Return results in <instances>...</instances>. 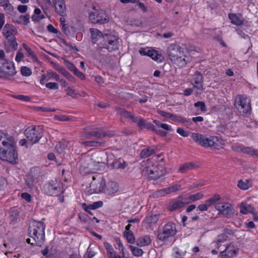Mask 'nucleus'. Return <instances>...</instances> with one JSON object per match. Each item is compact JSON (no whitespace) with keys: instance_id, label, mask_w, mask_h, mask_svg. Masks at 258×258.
<instances>
[{"instance_id":"nucleus-21","label":"nucleus","mask_w":258,"mask_h":258,"mask_svg":"<svg viewBox=\"0 0 258 258\" xmlns=\"http://www.w3.org/2000/svg\"><path fill=\"white\" fill-rule=\"evenodd\" d=\"M55 8L56 13L60 16L66 15V8L64 0H55Z\"/></svg>"},{"instance_id":"nucleus-27","label":"nucleus","mask_w":258,"mask_h":258,"mask_svg":"<svg viewBox=\"0 0 258 258\" xmlns=\"http://www.w3.org/2000/svg\"><path fill=\"white\" fill-rule=\"evenodd\" d=\"M110 166L114 169H124L125 167V162L124 160L121 158L115 159L111 163Z\"/></svg>"},{"instance_id":"nucleus-40","label":"nucleus","mask_w":258,"mask_h":258,"mask_svg":"<svg viewBox=\"0 0 258 258\" xmlns=\"http://www.w3.org/2000/svg\"><path fill=\"white\" fill-rule=\"evenodd\" d=\"M237 186L241 189L246 190L248 189L251 185L247 180L245 181H243L242 180H240L238 182Z\"/></svg>"},{"instance_id":"nucleus-55","label":"nucleus","mask_w":258,"mask_h":258,"mask_svg":"<svg viewBox=\"0 0 258 258\" xmlns=\"http://www.w3.org/2000/svg\"><path fill=\"white\" fill-rule=\"evenodd\" d=\"M151 49H149L148 48H141L139 49V53L142 55H149V53Z\"/></svg>"},{"instance_id":"nucleus-58","label":"nucleus","mask_w":258,"mask_h":258,"mask_svg":"<svg viewBox=\"0 0 258 258\" xmlns=\"http://www.w3.org/2000/svg\"><path fill=\"white\" fill-rule=\"evenodd\" d=\"M10 217L12 218V220H16L19 215V213L17 210H13L10 212Z\"/></svg>"},{"instance_id":"nucleus-28","label":"nucleus","mask_w":258,"mask_h":258,"mask_svg":"<svg viewBox=\"0 0 258 258\" xmlns=\"http://www.w3.org/2000/svg\"><path fill=\"white\" fill-rule=\"evenodd\" d=\"M183 202L179 197L173 202L170 204L168 209L170 211H173L184 207Z\"/></svg>"},{"instance_id":"nucleus-52","label":"nucleus","mask_w":258,"mask_h":258,"mask_svg":"<svg viewBox=\"0 0 258 258\" xmlns=\"http://www.w3.org/2000/svg\"><path fill=\"white\" fill-rule=\"evenodd\" d=\"M194 106L196 107H200L201 110L203 112H205L206 111V107L205 103L203 101H198L194 104Z\"/></svg>"},{"instance_id":"nucleus-7","label":"nucleus","mask_w":258,"mask_h":258,"mask_svg":"<svg viewBox=\"0 0 258 258\" xmlns=\"http://www.w3.org/2000/svg\"><path fill=\"white\" fill-rule=\"evenodd\" d=\"M16 74L15 67L12 61L7 59L0 60V78L10 79Z\"/></svg>"},{"instance_id":"nucleus-25","label":"nucleus","mask_w":258,"mask_h":258,"mask_svg":"<svg viewBox=\"0 0 258 258\" xmlns=\"http://www.w3.org/2000/svg\"><path fill=\"white\" fill-rule=\"evenodd\" d=\"M81 145L86 147H105L106 146V142H99L98 141H87L81 142Z\"/></svg>"},{"instance_id":"nucleus-16","label":"nucleus","mask_w":258,"mask_h":258,"mask_svg":"<svg viewBox=\"0 0 258 258\" xmlns=\"http://www.w3.org/2000/svg\"><path fill=\"white\" fill-rule=\"evenodd\" d=\"M238 251L231 244L228 245L225 250L221 251L220 255L222 258H230L238 253Z\"/></svg>"},{"instance_id":"nucleus-2","label":"nucleus","mask_w":258,"mask_h":258,"mask_svg":"<svg viewBox=\"0 0 258 258\" xmlns=\"http://www.w3.org/2000/svg\"><path fill=\"white\" fill-rule=\"evenodd\" d=\"M167 53L171 61L179 67H184L189 61L188 57L181 50V47L177 44H171L167 47Z\"/></svg>"},{"instance_id":"nucleus-1","label":"nucleus","mask_w":258,"mask_h":258,"mask_svg":"<svg viewBox=\"0 0 258 258\" xmlns=\"http://www.w3.org/2000/svg\"><path fill=\"white\" fill-rule=\"evenodd\" d=\"M17 143L13 136L0 131V159L11 164L18 161Z\"/></svg>"},{"instance_id":"nucleus-34","label":"nucleus","mask_w":258,"mask_h":258,"mask_svg":"<svg viewBox=\"0 0 258 258\" xmlns=\"http://www.w3.org/2000/svg\"><path fill=\"white\" fill-rule=\"evenodd\" d=\"M155 150L154 148L149 147L142 150L140 153V157L142 158H146L155 154Z\"/></svg>"},{"instance_id":"nucleus-23","label":"nucleus","mask_w":258,"mask_h":258,"mask_svg":"<svg viewBox=\"0 0 258 258\" xmlns=\"http://www.w3.org/2000/svg\"><path fill=\"white\" fill-rule=\"evenodd\" d=\"M105 182L103 179L98 181L97 182L91 183L90 187L91 189L95 193L104 192Z\"/></svg>"},{"instance_id":"nucleus-53","label":"nucleus","mask_w":258,"mask_h":258,"mask_svg":"<svg viewBox=\"0 0 258 258\" xmlns=\"http://www.w3.org/2000/svg\"><path fill=\"white\" fill-rule=\"evenodd\" d=\"M95 253L92 250L91 248L89 246L87 249V252L84 255V258H92L95 255Z\"/></svg>"},{"instance_id":"nucleus-20","label":"nucleus","mask_w":258,"mask_h":258,"mask_svg":"<svg viewBox=\"0 0 258 258\" xmlns=\"http://www.w3.org/2000/svg\"><path fill=\"white\" fill-rule=\"evenodd\" d=\"M152 242V239L148 235H145L138 237L136 241V245L138 247H144L150 245Z\"/></svg>"},{"instance_id":"nucleus-46","label":"nucleus","mask_w":258,"mask_h":258,"mask_svg":"<svg viewBox=\"0 0 258 258\" xmlns=\"http://www.w3.org/2000/svg\"><path fill=\"white\" fill-rule=\"evenodd\" d=\"M67 147V145L65 144L59 142L56 145L55 149L58 153L61 154L63 152Z\"/></svg>"},{"instance_id":"nucleus-61","label":"nucleus","mask_w":258,"mask_h":258,"mask_svg":"<svg viewBox=\"0 0 258 258\" xmlns=\"http://www.w3.org/2000/svg\"><path fill=\"white\" fill-rule=\"evenodd\" d=\"M209 207H210V206L205 202L204 204H201L198 206V210L202 212L206 211H207Z\"/></svg>"},{"instance_id":"nucleus-24","label":"nucleus","mask_w":258,"mask_h":258,"mask_svg":"<svg viewBox=\"0 0 258 258\" xmlns=\"http://www.w3.org/2000/svg\"><path fill=\"white\" fill-rule=\"evenodd\" d=\"M198 167V165L193 162H186L180 165L178 171L181 173H185L187 171L195 169Z\"/></svg>"},{"instance_id":"nucleus-26","label":"nucleus","mask_w":258,"mask_h":258,"mask_svg":"<svg viewBox=\"0 0 258 258\" xmlns=\"http://www.w3.org/2000/svg\"><path fill=\"white\" fill-rule=\"evenodd\" d=\"M0 6L3 7L5 11L9 14L14 12V7L10 3L9 0H0Z\"/></svg>"},{"instance_id":"nucleus-5","label":"nucleus","mask_w":258,"mask_h":258,"mask_svg":"<svg viewBox=\"0 0 258 258\" xmlns=\"http://www.w3.org/2000/svg\"><path fill=\"white\" fill-rule=\"evenodd\" d=\"M191 137L196 143L205 148H216L218 141L217 137L211 136L207 138L204 135L195 133H192Z\"/></svg>"},{"instance_id":"nucleus-17","label":"nucleus","mask_w":258,"mask_h":258,"mask_svg":"<svg viewBox=\"0 0 258 258\" xmlns=\"http://www.w3.org/2000/svg\"><path fill=\"white\" fill-rule=\"evenodd\" d=\"M118 190V186L116 182L110 181L105 183L104 193L108 195H112Z\"/></svg>"},{"instance_id":"nucleus-54","label":"nucleus","mask_w":258,"mask_h":258,"mask_svg":"<svg viewBox=\"0 0 258 258\" xmlns=\"http://www.w3.org/2000/svg\"><path fill=\"white\" fill-rule=\"evenodd\" d=\"M46 87L51 90H56L58 89V85L56 83L49 82L47 83L45 85Z\"/></svg>"},{"instance_id":"nucleus-31","label":"nucleus","mask_w":258,"mask_h":258,"mask_svg":"<svg viewBox=\"0 0 258 258\" xmlns=\"http://www.w3.org/2000/svg\"><path fill=\"white\" fill-rule=\"evenodd\" d=\"M30 16L28 14H26L25 16L20 15L18 18H16L15 17L13 19V21L17 23L18 24H23L25 25H27L29 22Z\"/></svg>"},{"instance_id":"nucleus-56","label":"nucleus","mask_w":258,"mask_h":258,"mask_svg":"<svg viewBox=\"0 0 258 258\" xmlns=\"http://www.w3.org/2000/svg\"><path fill=\"white\" fill-rule=\"evenodd\" d=\"M71 29H73V27H70L68 24L62 25V30L64 33V34L67 35H69L71 34V30H70Z\"/></svg>"},{"instance_id":"nucleus-60","label":"nucleus","mask_w":258,"mask_h":258,"mask_svg":"<svg viewBox=\"0 0 258 258\" xmlns=\"http://www.w3.org/2000/svg\"><path fill=\"white\" fill-rule=\"evenodd\" d=\"M158 113L160 114L161 116L168 118H171L172 116V114L170 112H166L162 110H158L157 111Z\"/></svg>"},{"instance_id":"nucleus-12","label":"nucleus","mask_w":258,"mask_h":258,"mask_svg":"<svg viewBox=\"0 0 258 258\" xmlns=\"http://www.w3.org/2000/svg\"><path fill=\"white\" fill-rule=\"evenodd\" d=\"M89 21L94 24H104L109 21V17L103 11L91 12L89 15Z\"/></svg>"},{"instance_id":"nucleus-51","label":"nucleus","mask_w":258,"mask_h":258,"mask_svg":"<svg viewBox=\"0 0 258 258\" xmlns=\"http://www.w3.org/2000/svg\"><path fill=\"white\" fill-rule=\"evenodd\" d=\"M79 217L81 221L85 223H90V220L92 219L88 215L85 214H80L79 215Z\"/></svg>"},{"instance_id":"nucleus-4","label":"nucleus","mask_w":258,"mask_h":258,"mask_svg":"<svg viewBox=\"0 0 258 258\" xmlns=\"http://www.w3.org/2000/svg\"><path fill=\"white\" fill-rule=\"evenodd\" d=\"M118 37L111 33H104L102 40L97 44L99 48L106 49L109 52L118 49Z\"/></svg>"},{"instance_id":"nucleus-44","label":"nucleus","mask_w":258,"mask_h":258,"mask_svg":"<svg viewBox=\"0 0 258 258\" xmlns=\"http://www.w3.org/2000/svg\"><path fill=\"white\" fill-rule=\"evenodd\" d=\"M220 200V196L218 194H215L214 196L209 199L207 200L205 202L207 203V204L210 207L214 204H215L216 202L219 201Z\"/></svg>"},{"instance_id":"nucleus-42","label":"nucleus","mask_w":258,"mask_h":258,"mask_svg":"<svg viewBox=\"0 0 258 258\" xmlns=\"http://www.w3.org/2000/svg\"><path fill=\"white\" fill-rule=\"evenodd\" d=\"M228 238V236L225 234H220L217 236V238L216 241L215 242V246H217V248H219L220 247L219 244L220 243L223 242L225 241Z\"/></svg>"},{"instance_id":"nucleus-39","label":"nucleus","mask_w":258,"mask_h":258,"mask_svg":"<svg viewBox=\"0 0 258 258\" xmlns=\"http://www.w3.org/2000/svg\"><path fill=\"white\" fill-rule=\"evenodd\" d=\"M58 70L63 76L66 77L70 81L74 82V81L75 80V78L64 68L60 67L58 69Z\"/></svg>"},{"instance_id":"nucleus-30","label":"nucleus","mask_w":258,"mask_h":258,"mask_svg":"<svg viewBox=\"0 0 258 258\" xmlns=\"http://www.w3.org/2000/svg\"><path fill=\"white\" fill-rule=\"evenodd\" d=\"M103 204V202L101 201L95 202L93 204H90L89 205H87L85 203H84L82 204V208L84 210H87V208H90L92 210H95L99 208L102 207Z\"/></svg>"},{"instance_id":"nucleus-6","label":"nucleus","mask_w":258,"mask_h":258,"mask_svg":"<svg viewBox=\"0 0 258 258\" xmlns=\"http://www.w3.org/2000/svg\"><path fill=\"white\" fill-rule=\"evenodd\" d=\"M43 191L47 196H55L59 193L63 194L64 190L60 183L55 179L47 181L43 185Z\"/></svg>"},{"instance_id":"nucleus-33","label":"nucleus","mask_w":258,"mask_h":258,"mask_svg":"<svg viewBox=\"0 0 258 258\" xmlns=\"http://www.w3.org/2000/svg\"><path fill=\"white\" fill-rule=\"evenodd\" d=\"M181 185L178 184H175L171 185L170 186L164 188L161 190L160 192H163V195L168 194L171 192H175L180 189Z\"/></svg>"},{"instance_id":"nucleus-14","label":"nucleus","mask_w":258,"mask_h":258,"mask_svg":"<svg viewBox=\"0 0 258 258\" xmlns=\"http://www.w3.org/2000/svg\"><path fill=\"white\" fill-rule=\"evenodd\" d=\"M113 135L114 134L112 133L92 131L85 133L84 138L85 139H90L91 138L95 137L98 140L105 137H112Z\"/></svg>"},{"instance_id":"nucleus-36","label":"nucleus","mask_w":258,"mask_h":258,"mask_svg":"<svg viewBox=\"0 0 258 258\" xmlns=\"http://www.w3.org/2000/svg\"><path fill=\"white\" fill-rule=\"evenodd\" d=\"M115 110L118 114H119L124 117L131 119V117H132L133 115L131 114V113L124 108L119 107H116Z\"/></svg>"},{"instance_id":"nucleus-15","label":"nucleus","mask_w":258,"mask_h":258,"mask_svg":"<svg viewBox=\"0 0 258 258\" xmlns=\"http://www.w3.org/2000/svg\"><path fill=\"white\" fill-rule=\"evenodd\" d=\"M203 76L199 71H196L194 75L192 76V81L194 83V87L197 89V93L199 91H202L204 90L203 83Z\"/></svg>"},{"instance_id":"nucleus-63","label":"nucleus","mask_w":258,"mask_h":258,"mask_svg":"<svg viewBox=\"0 0 258 258\" xmlns=\"http://www.w3.org/2000/svg\"><path fill=\"white\" fill-rule=\"evenodd\" d=\"M176 131L177 133L183 137H186L188 136V133L182 128L178 127Z\"/></svg>"},{"instance_id":"nucleus-50","label":"nucleus","mask_w":258,"mask_h":258,"mask_svg":"<svg viewBox=\"0 0 258 258\" xmlns=\"http://www.w3.org/2000/svg\"><path fill=\"white\" fill-rule=\"evenodd\" d=\"M143 127L154 132L156 130V128L153 124L150 122H147L145 120H144V122L143 123L142 128Z\"/></svg>"},{"instance_id":"nucleus-10","label":"nucleus","mask_w":258,"mask_h":258,"mask_svg":"<svg viewBox=\"0 0 258 258\" xmlns=\"http://www.w3.org/2000/svg\"><path fill=\"white\" fill-rule=\"evenodd\" d=\"M215 209L218 211V215H223L227 218L234 216L235 211L232 206L229 203L219 202L215 205Z\"/></svg>"},{"instance_id":"nucleus-18","label":"nucleus","mask_w":258,"mask_h":258,"mask_svg":"<svg viewBox=\"0 0 258 258\" xmlns=\"http://www.w3.org/2000/svg\"><path fill=\"white\" fill-rule=\"evenodd\" d=\"M17 32L16 28L11 24L7 23L3 30V34L6 38L15 36V34Z\"/></svg>"},{"instance_id":"nucleus-22","label":"nucleus","mask_w":258,"mask_h":258,"mask_svg":"<svg viewBox=\"0 0 258 258\" xmlns=\"http://www.w3.org/2000/svg\"><path fill=\"white\" fill-rule=\"evenodd\" d=\"M90 31L92 43L95 44L98 41L99 42L102 40L104 34H103L100 31L97 29L91 28L90 29Z\"/></svg>"},{"instance_id":"nucleus-8","label":"nucleus","mask_w":258,"mask_h":258,"mask_svg":"<svg viewBox=\"0 0 258 258\" xmlns=\"http://www.w3.org/2000/svg\"><path fill=\"white\" fill-rule=\"evenodd\" d=\"M24 134L28 140L34 144L38 143L42 138L43 131L40 126H31L25 130Z\"/></svg>"},{"instance_id":"nucleus-35","label":"nucleus","mask_w":258,"mask_h":258,"mask_svg":"<svg viewBox=\"0 0 258 258\" xmlns=\"http://www.w3.org/2000/svg\"><path fill=\"white\" fill-rule=\"evenodd\" d=\"M25 183L29 188H33L35 185V179L32 173H30L26 176L25 178Z\"/></svg>"},{"instance_id":"nucleus-64","label":"nucleus","mask_w":258,"mask_h":258,"mask_svg":"<svg viewBox=\"0 0 258 258\" xmlns=\"http://www.w3.org/2000/svg\"><path fill=\"white\" fill-rule=\"evenodd\" d=\"M66 64L67 68L73 73L77 69L72 63L66 61Z\"/></svg>"},{"instance_id":"nucleus-32","label":"nucleus","mask_w":258,"mask_h":258,"mask_svg":"<svg viewBox=\"0 0 258 258\" xmlns=\"http://www.w3.org/2000/svg\"><path fill=\"white\" fill-rule=\"evenodd\" d=\"M149 56L158 62H162L164 59L163 55L159 53L157 51L154 49H151Z\"/></svg>"},{"instance_id":"nucleus-3","label":"nucleus","mask_w":258,"mask_h":258,"mask_svg":"<svg viewBox=\"0 0 258 258\" xmlns=\"http://www.w3.org/2000/svg\"><path fill=\"white\" fill-rule=\"evenodd\" d=\"M45 228L43 222L36 221L32 222L29 226V235L37 245H40L44 241Z\"/></svg>"},{"instance_id":"nucleus-29","label":"nucleus","mask_w":258,"mask_h":258,"mask_svg":"<svg viewBox=\"0 0 258 258\" xmlns=\"http://www.w3.org/2000/svg\"><path fill=\"white\" fill-rule=\"evenodd\" d=\"M240 213L243 214H247V213H253L254 209L250 205L242 203L240 206Z\"/></svg>"},{"instance_id":"nucleus-13","label":"nucleus","mask_w":258,"mask_h":258,"mask_svg":"<svg viewBox=\"0 0 258 258\" xmlns=\"http://www.w3.org/2000/svg\"><path fill=\"white\" fill-rule=\"evenodd\" d=\"M146 172L149 178L157 179L164 174V170L161 166H152L146 168Z\"/></svg>"},{"instance_id":"nucleus-11","label":"nucleus","mask_w":258,"mask_h":258,"mask_svg":"<svg viewBox=\"0 0 258 258\" xmlns=\"http://www.w3.org/2000/svg\"><path fill=\"white\" fill-rule=\"evenodd\" d=\"M176 232L175 224L173 223L169 222L164 226L162 231L158 234L157 238L160 240L165 241L169 237L175 235Z\"/></svg>"},{"instance_id":"nucleus-37","label":"nucleus","mask_w":258,"mask_h":258,"mask_svg":"<svg viewBox=\"0 0 258 258\" xmlns=\"http://www.w3.org/2000/svg\"><path fill=\"white\" fill-rule=\"evenodd\" d=\"M139 247H137L132 245H129V248L130 249L132 254L137 257L142 256L144 253L143 250Z\"/></svg>"},{"instance_id":"nucleus-48","label":"nucleus","mask_w":258,"mask_h":258,"mask_svg":"<svg viewBox=\"0 0 258 258\" xmlns=\"http://www.w3.org/2000/svg\"><path fill=\"white\" fill-rule=\"evenodd\" d=\"M21 72L23 76L26 77L30 76L32 74L31 69L27 67H22Z\"/></svg>"},{"instance_id":"nucleus-57","label":"nucleus","mask_w":258,"mask_h":258,"mask_svg":"<svg viewBox=\"0 0 258 258\" xmlns=\"http://www.w3.org/2000/svg\"><path fill=\"white\" fill-rule=\"evenodd\" d=\"M179 198H181V200L183 203V205L184 206L185 205H187L190 203H192V202L190 201V199L189 198V196H180Z\"/></svg>"},{"instance_id":"nucleus-47","label":"nucleus","mask_w":258,"mask_h":258,"mask_svg":"<svg viewBox=\"0 0 258 258\" xmlns=\"http://www.w3.org/2000/svg\"><path fill=\"white\" fill-rule=\"evenodd\" d=\"M153 123L158 127H161L166 131H171V126H169L167 124L162 123L161 122L157 120H153Z\"/></svg>"},{"instance_id":"nucleus-19","label":"nucleus","mask_w":258,"mask_h":258,"mask_svg":"<svg viewBox=\"0 0 258 258\" xmlns=\"http://www.w3.org/2000/svg\"><path fill=\"white\" fill-rule=\"evenodd\" d=\"M228 18L231 23L236 26H241L243 24L244 19L240 14L229 13Z\"/></svg>"},{"instance_id":"nucleus-41","label":"nucleus","mask_w":258,"mask_h":258,"mask_svg":"<svg viewBox=\"0 0 258 258\" xmlns=\"http://www.w3.org/2000/svg\"><path fill=\"white\" fill-rule=\"evenodd\" d=\"M134 123H136L138 126L142 128L143 123L144 122L145 119L141 116H136L132 115L131 119Z\"/></svg>"},{"instance_id":"nucleus-38","label":"nucleus","mask_w":258,"mask_h":258,"mask_svg":"<svg viewBox=\"0 0 258 258\" xmlns=\"http://www.w3.org/2000/svg\"><path fill=\"white\" fill-rule=\"evenodd\" d=\"M123 235L126 238L127 241L130 244H134L136 242L133 232H123Z\"/></svg>"},{"instance_id":"nucleus-59","label":"nucleus","mask_w":258,"mask_h":258,"mask_svg":"<svg viewBox=\"0 0 258 258\" xmlns=\"http://www.w3.org/2000/svg\"><path fill=\"white\" fill-rule=\"evenodd\" d=\"M74 74L78 77L81 80H84L85 79V75L80 71L78 69H77L74 72Z\"/></svg>"},{"instance_id":"nucleus-49","label":"nucleus","mask_w":258,"mask_h":258,"mask_svg":"<svg viewBox=\"0 0 258 258\" xmlns=\"http://www.w3.org/2000/svg\"><path fill=\"white\" fill-rule=\"evenodd\" d=\"M203 197V194L201 192H198L195 195H189V198L192 203L202 199Z\"/></svg>"},{"instance_id":"nucleus-43","label":"nucleus","mask_w":258,"mask_h":258,"mask_svg":"<svg viewBox=\"0 0 258 258\" xmlns=\"http://www.w3.org/2000/svg\"><path fill=\"white\" fill-rule=\"evenodd\" d=\"M159 220V215L151 214L146 217V221L148 224H155Z\"/></svg>"},{"instance_id":"nucleus-45","label":"nucleus","mask_w":258,"mask_h":258,"mask_svg":"<svg viewBox=\"0 0 258 258\" xmlns=\"http://www.w3.org/2000/svg\"><path fill=\"white\" fill-rule=\"evenodd\" d=\"M6 39L10 45L11 46L14 50H17L18 49V43L16 41L15 36H12V37L6 38Z\"/></svg>"},{"instance_id":"nucleus-9","label":"nucleus","mask_w":258,"mask_h":258,"mask_svg":"<svg viewBox=\"0 0 258 258\" xmlns=\"http://www.w3.org/2000/svg\"><path fill=\"white\" fill-rule=\"evenodd\" d=\"M234 105L240 113L247 114L251 110L249 100L242 95H238L235 97Z\"/></svg>"},{"instance_id":"nucleus-62","label":"nucleus","mask_w":258,"mask_h":258,"mask_svg":"<svg viewBox=\"0 0 258 258\" xmlns=\"http://www.w3.org/2000/svg\"><path fill=\"white\" fill-rule=\"evenodd\" d=\"M253 148L249 147H243L241 149V151L245 154L252 155Z\"/></svg>"}]
</instances>
